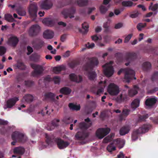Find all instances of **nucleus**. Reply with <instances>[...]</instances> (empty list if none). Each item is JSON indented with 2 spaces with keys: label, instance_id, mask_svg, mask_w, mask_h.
I'll return each instance as SVG.
<instances>
[{
  "label": "nucleus",
  "instance_id": "64",
  "mask_svg": "<svg viewBox=\"0 0 158 158\" xmlns=\"http://www.w3.org/2000/svg\"><path fill=\"white\" fill-rule=\"evenodd\" d=\"M70 55V52L69 51L66 52L64 55V57H67L69 56Z\"/></svg>",
  "mask_w": 158,
  "mask_h": 158
},
{
  "label": "nucleus",
  "instance_id": "31",
  "mask_svg": "<svg viewBox=\"0 0 158 158\" xmlns=\"http://www.w3.org/2000/svg\"><path fill=\"white\" fill-rule=\"evenodd\" d=\"M64 69V68L63 66H59L54 67L53 69V71L54 73H58Z\"/></svg>",
  "mask_w": 158,
  "mask_h": 158
},
{
  "label": "nucleus",
  "instance_id": "44",
  "mask_svg": "<svg viewBox=\"0 0 158 158\" xmlns=\"http://www.w3.org/2000/svg\"><path fill=\"white\" fill-rule=\"evenodd\" d=\"M95 45L94 43H88L87 44H85L86 48H93L95 47Z\"/></svg>",
  "mask_w": 158,
  "mask_h": 158
},
{
  "label": "nucleus",
  "instance_id": "4",
  "mask_svg": "<svg viewBox=\"0 0 158 158\" xmlns=\"http://www.w3.org/2000/svg\"><path fill=\"white\" fill-rule=\"evenodd\" d=\"M123 72L125 73L124 81L126 82H129L132 79V77L134 75V71L129 69H122L118 72V74L120 75Z\"/></svg>",
  "mask_w": 158,
  "mask_h": 158
},
{
  "label": "nucleus",
  "instance_id": "14",
  "mask_svg": "<svg viewBox=\"0 0 158 158\" xmlns=\"http://www.w3.org/2000/svg\"><path fill=\"white\" fill-rule=\"evenodd\" d=\"M54 35V33L52 31L49 30H45L43 33V36L46 39H51L52 38Z\"/></svg>",
  "mask_w": 158,
  "mask_h": 158
},
{
  "label": "nucleus",
  "instance_id": "58",
  "mask_svg": "<svg viewBox=\"0 0 158 158\" xmlns=\"http://www.w3.org/2000/svg\"><path fill=\"white\" fill-rule=\"evenodd\" d=\"M102 30V28L101 27L97 26L96 27L95 29V31L97 32H100Z\"/></svg>",
  "mask_w": 158,
  "mask_h": 158
},
{
  "label": "nucleus",
  "instance_id": "41",
  "mask_svg": "<svg viewBox=\"0 0 158 158\" xmlns=\"http://www.w3.org/2000/svg\"><path fill=\"white\" fill-rule=\"evenodd\" d=\"M101 83L103 84V86L102 87L101 89H99L97 91V94L98 95L99 94L101 93L103 91L104 88L105 87V84L106 83V81H105L104 82H100L99 83V85H100Z\"/></svg>",
  "mask_w": 158,
  "mask_h": 158
},
{
  "label": "nucleus",
  "instance_id": "2",
  "mask_svg": "<svg viewBox=\"0 0 158 158\" xmlns=\"http://www.w3.org/2000/svg\"><path fill=\"white\" fill-rule=\"evenodd\" d=\"M98 64V59L96 58H93L90 60V64H87L84 67V69L85 71L84 73L91 80H94L96 78V74L95 72L92 71V69L94 67L97 66Z\"/></svg>",
  "mask_w": 158,
  "mask_h": 158
},
{
  "label": "nucleus",
  "instance_id": "56",
  "mask_svg": "<svg viewBox=\"0 0 158 158\" xmlns=\"http://www.w3.org/2000/svg\"><path fill=\"white\" fill-rule=\"evenodd\" d=\"M122 11V10L119 9H116L114 10V13L116 15H119Z\"/></svg>",
  "mask_w": 158,
  "mask_h": 158
},
{
  "label": "nucleus",
  "instance_id": "46",
  "mask_svg": "<svg viewBox=\"0 0 158 158\" xmlns=\"http://www.w3.org/2000/svg\"><path fill=\"white\" fill-rule=\"evenodd\" d=\"M53 81L55 84H58L60 81V79L58 77H55L53 79Z\"/></svg>",
  "mask_w": 158,
  "mask_h": 158
},
{
  "label": "nucleus",
  "instance_id": "18",
  "mask_svg": "<svg viewBox=\"0 0 158 158\" xmlns=\"http://www.w3.org/2000/svg\"><path fill=\"white\" fill-rule=\"evenodd\" d=\"M40 28L38 25H33L31 27L29 30V33L31 35H33L38 32Z\"/></svg>",
  "mask_w": 158,
  "mask_h": 158
},
{
  "label": "nucleus",
  "instance_id": "23",
  "mask_svg": "<svg viewBox=\"0 0 158 158\" xmlns=\"http://www.w3.org/2000/svg\"><path fill=\"white\" fill-rule=\"evenodd\" d=\"M139 88L137 86L134 87L133 89L130 90L128 91V94L130 97H133L137 93Z\"/></svg>",
  "mask_w": 158,
  "mask_h": 158
},
{
  "label": "nucleus",
  "instance_id": "39",
  "mask_svg": "<svg viewBox=\"0 0 158 158\" xmlns=\"http://www.w3.org/2000/svg\"><path fill=\"white\" fill-rule=\"evenodd\" d=\"M15 66L18 68L21 69H23L25 68L24 64L21 62H18Z\"/></svg>",
  "mask_w": 158,
  "mask_h": 158
},
{
  "label": "nucleus",
  "instance_id": "28",
  "mask_svg": "<svg viewBox=\"0 0 158 158\" xmlns=\"http://www.w3.org/2000/svg\"><path fill=\"white\" fill-rule=\"evenodd\" d=\"M108 7L106 6L105 5L102 4L99 7V10L102 14H104L107 11Z\"/></svg>",
  "mask_w": 158,
  "mask_h": 158
},
{
  "label": "nucleus",
  "instance_id": "63",
  "mask_svg": "<svg viewBox=\"0 0 158 158\" xmlns=\"http://www.w3.org/2000/svg\"><path fill=\"white\" fill-rule=\"evenodd\" d=\"M66 38V35H62L61 37V40L64 42Z\"/></svg>",
  "mask_w": 158,
  "mask_h": 158
},
{
  "label": "nucleus",
  "instance_id": "60",
  "mask_svg": "<svg viewBox=\"0 0 158 158\" xmlns=\"http://www.w3.org/2000/svg\"><path fill=\"white\" fill-rule=\"evenodd\" d=\"M124 155L122 152H120L119 154L118 155V158H122V157H124Z\"/></svg>",
  "mask_w": 158,
  "mask_h": 158
},
{
  "label": "nucleus",
  "instance_id": "30",
  "mask_svg": "<svg viewBox=\"0 0 158 158\" xmlns=\"http://www.w3.org/2000/svg\"><path fill=\"white\" fill-rule=\"evenodd\" d=\"M71 91V90L68 87H64L62 88L60 90V92L65 94H69Z\"/></svg>",
  "mask_w": 158,
  "mask_h": 158
},
{
  "label": "nucleus",
  "instance_id": "45",
  "mask_svg": "<svg viewBox=\"0 0 158 158\" xmlns=\"http://www.w3.org/2000/svg\"><path fill=\"white\" fill-rule=\"evenodd\" d=\"M6 51V48L2 46H0V55H2L4 54Z\"/></svg>",
  "mask_w": 158,
  "mask_h": 158
},
{
  "label": "nucleus",
  "instance_id": "34",
  "mask_svg": "<svg viewBox=\"0 0 158 158\" xmlns=\"http://www.w3.org/2000/svg\"><path fill=\"white\" fill-rule=\"evenodd\" d=\"M151 67V64L149 62H145L143 63L142 64L143 69L145 70H148Z\"/></svg>",
  "mask_w": 158,
  "mask_h": 158
},
{
  "label": "nucleus",
  "instance_id": "27",
  "mask_svg": "<svg viewBox=\"0 0 158 158\" xmlns=\"http://www.w3.org/2000/svg\"><path fill=\"white\" fill-rule=\"evenodd\" d=\"M75 2L79 6H82L87 5L88 1V0H76Z\"/></svg>",
  "mask_w": 158,
  "mask_h": 158
},
{
  "label": "nucleus",
  "instance_id": "9",
  "mask_svg": "<svg viewBox=\"0 0 158 158\" xmlns=\"http://www.w3.org/2000/svg\"><path fill=\"white\" fill-rule=\"evenodd\" d=\"M31 67L34 69L33 73V75L36 76L40 74L42 71L43 69L41 65H36L35 64H31Z\"/></svg>",
  "mask_w": 158,
  "mask_h": 158
},
{
  "label": "nucleus",
  "instance_id": "3",
  "mask_svg": "<svg viewBox=\"0 0 158 158\" xmlns=\"http://www.w3.org/2000/svg\"><path fill=\"white\" fill-rule=\"evenodd\" d=\"M125 141L123 139H114L107 147V150L110 152H111L116 149V146L119 149L122 148L125 144Z\"/></svg>",
  "mask_w": 158,
  "mask_h": 158
},
{
  "label": "nucleus",
  "instance_id": "1",
  "mask_svg": "<svg viewBox=\"0 0 158 158\" xmlns=\"http://www.w3.org/2000/svg\"><path fill=\"white\" fill-rule=\"evenodd\" d=\"M85 123H81L79 124V131L75 135L77 139L82 140L88 136V133L85 130L91 126L92 123L88 118L85 119Z\"/></svg>",
  "mask_w": 158,
  "mask_h": 158
},
{
  "label": "nucleus",
  "instance_id": "43",
  "mask_svg": "<svg viewBox=\"0 0 158 158\" xmlns=\"http://www.w3.org/2000/svg\"><path fill=\"white\" fill-rule=\"evenodd\" d=\"M132 36V34H129L125 38L124 42L125 43H127L128 42L131 38Z\"/></svg>",
  "mask_w": 158,
  "mask_h": 158
},
{
  "label": "nucleus",
  "instance_id": "51",
  "mask_svg": "<svg viewBox=\"0 0 158 158\" xmlns=\"http://www.w3.org/2000/svg\"><path fill=\"white\" fill-rule=\"evenodd\" d=\"M59 121V119H56L53 120V122L52 123V126L54 127H56L58 125V124L57 123H58Z\"/></svg>",
  "mask_w": 158,
  "mask_h": 158
},
{
  "label": "nucleus",
  "instance_id": "10",
  "mask_svg": "<svg viewBox=\"0 0 158 158\" xmlns=\"http://www.w3.org/2000/svg\"><path fill=\"white\" fill-rule=\"evenodd\" d=\"M56 143L58 148L60 149H63L67 147L69 143L67 141H64L63 140L58 139L56 140Z\"/></svg>",
  "mask_w": 158,
  "mask_h": 158
},
{
  "label": "nucleus",
  "instance_id": "11",
  "mask_svg": "<svg viewBox=\"0 0 158 158\" xmlns=\"http://www.w3.org/2000/svg\"><path fill=\"white\" fill-rule=\"evenodd\" d=\"M18 38L15 36L11 35L9 38L8 44L10 46L15 47L18 42Z\"/></svg>",
  "mask_w": 158,
  "mask_h": 158
},
{
  "label": "nucleus",
  "instance_id": "22",
  "mask_svg": "<svg viewBox=\"0 0 158 158\" xmlns=\"http://www.w3.org/2000/svg\"><path fill=\"white\" fill-rule=\"evenodd\" d=\"M52 4L49 2L48 1L46 0V2L42 3L41 5V7L44 9H49L52 6Z\"/></svg>",
  "mask_w": 158,
  "mask_h": 158
},
{
  "label": "nucleus",
  "instance_id": "25",
  "mask_svg": "<svg viewBox=\"0 0 158 158\" xmlns=\"http://www.w3.org/2000/svg\"><path fill=\"white\" fill-rule=\"evenodd\" d=\"M43 23L45 25L49 26H52L54 24V22L50 18H46L42 21Z\"/></svg>",
  "mask_w": 158,
  "mask_h": 158
},
{
  "label": "nucleus",
  "instance_id": "16",
  "mask_svg": "<svg viewBox=\"0 0 158 158\" xmlns=\"http://www.w3.org/2000/svg\"><path fill=\"white\" fill-rule=\"evenodd\" d=\"M157 101V99L156 97L149 98L146 100L145 101V105L147 108H150L153 106Z\"/></svg>",
  "mask_w": 158,
  "mask_h": 158
},
{
  "label": "nucleus",
  "instance_id": "7",
  "mask_svg": "<svg viewBox=\"0 0 158 158\" xmlns=\"http://www.w3.org/2000/svg\"><path fill=\"white\" fill-rule=\"evenodd\" d=\"M110 130L108 128H99L96 131V135L98 138L102 139L110 132Z\"/></svg>",
  "mask_w": 158,
  "mask_h": 158
},
{
  "label": "nucleus",
  "instance_id": "40",
  "mask_svg": "<svg viewBox=\"0 0 158 158\" xmlns=\"http://www.w3.org/2000/svg\"><path fill=\"white\" fill-rule=\"evenodd\" d=\"M151 5L149 7V9L152 10L154 11L158 9V4H156L152 5V3H151Z\"/></svg>",
  "mask_w": 158,
  "mask_h": 158
},
{
  "label": "nucleus",
  "instance_id": "8",
  "mask_svg": "<svg viewBox=\"0 0 158 158\" xmlns=\"http://www.w3.org/2000/svg\"><path fill=\"white\" fill-rule=\"evenodd\" d=\"M12 138L13 140H17L24 142L27 139V137L18 131H15L13 133L12 135Z\"/></svg>",
  "mask_w": 158,
  "mask_h": 158
},
{
  "label": "nucleus",
  "instance_id": "13",
  "mask_svg": "<svg viewBox=\"0 0 158 158\" xmlns=\"http://www.w3.org/2000/svg\"><path fill=\"white\" fill-rule=\"evenodd\" d=\"M69 78L71 80L77 83L81 82L82 81L81 76L78 75L77 76L73 73H72L69 75Z\"/></svg>",
  "mask_w": 158,
  "mask_h": 158
},
{
  "label": "nucleus",
  "instance_id": "17",
  "mask_svg": "<svg viewBox=\"0 0 158 158\" xmlns=\"http://www.w3.org/2000/svg\"><path fill=\"white\" fill-rule=\"evenodd\" d=\"M128 97L124 93H122L116 99V100L118 102H120L125 101L128 99Z\"/></svg>",
  "mask_w": 158,
  "mask_h": 158
},
{
  "label": "nucleus",
  "instance_id": "36",
  "mask_svg": "<svg viewBox=\"0 0 158 158\" xmlns=\"http://www.w3.org/2000/svg\"><path fill=\"white\" fill-rule=\"evenodd\" d=\"M146 26V23H138L137 25V28L139 31H141L142 29Z\"/></svg>",
  "mask_w": 158,
  "mask_h": 158
},
{
  "label": "nucleus",
  "instance_id": "61",
  "mask_svg": "<svg viewBox=\"0 0 158 158\" xmlns=\"http://www.w3.org/2000/svg\"><path fill=\"white\" fill-rule=\"evenodd\" d=\"M96 9V8L94 7H92L89 8L88 10L89 13H90L93 11L94 10Z\"/></svg>",
  "mask_w": 158,
  "mask_h": 158
},
{
  "label": "nucleus",
  "instance_id": "35",
  "mask_svg": "<svg viewBox=\"0 0 158 158\" xmlns=\"http://www.w3.org/2000/svg\"><path fill=\"white\" fill-rule=\"evenodd\" d=\"M5 19L9 22H13L14 21L12 16L10 14L5 15Z\"/></svg>",
  "mask_w": 158,
  "mask_h": 158
},
{
  "label": "nucleus",
  "instance_id": "6",
  "mask_svg": "<svg viewBox=\"0 0 158 158\" xmlns=\"http://www.w3.org/2000/svg\"><path fill=\"white\" fill-rule=\"evenodd\" d=\"M107 91L112 96H116L120 91L118 86L114 83H110L108 85Z\"/></svg>",
  "mask_w": 158,
  "mask_h": 158
},
{
  "label": "nucleus",
  "instance_id": "37",
  "mask_svg": "<svg viewBox=\"0 0 158 158\" xmlns=\"http://www.w3.org/2000/svg\"><path fill=\"white\" fill-rule=\"evenodd\" d=\"M93 40L96 42L102 40V38L101 35L97 36V35H94L91 37Z\"/></svg>",
  "mask_w": 158,
  "mask_h": 158
},
{
  "label": "nucleus",
  "instance_id": "50",
  "mask_svg": "<svg viewBox=\"0 0 158 158\" xmlns=\"http://www.w3.org/2000/svg\"><path fill=\"white\" fill-rule=\"evenodd\" d=\"M130 110L126 109H124L123 110V115L127 116L130 113Z\"/></svg>",
  "mask_w": 158,
  "mask_h": 158
},
{
  "label": "nucleus",
  "instance_id": "38",
  "mask_svg": "<svg viewBox=\"0 0 158 158\" xmlns=\"http://www.w3.org/2000/svg\"><path fill=\"white\" fill-rule=\"evenodd\" d=\"M82 27L85 32H87L88 31L89 26L88 24L84 22L82 24Z\"/></svg>",
  "mask_w": 158,
  "mask_h": 158
},
{
  "label": "nucleus",
  "instance_id": "29",
  "mask_svg": "<svg viewBox=\"0 0 158 158\" xmlns=\"http://www.w3.org/2000/svg\"><path fill=\"white\" fill-rule=\"evenodd\" d=\"M69 106L70 109L73 110H79L80 108V106L79 105H77L73 103H70L69 104Z\"/></svg>",
  "mask_w": 158,
  "mask_h": 158
},
{
  "label": "nucleus",
  "instance_id": "47",
  "mask_svg": "<svg viewBox=\"0 0 158 158\" xmlns=\"http://www.w3.org/2000/svg\"><path fill=\"white\" fill-rule=\"evenodd\" d=\"M123 26V24L122 23H119L116 24L114 26V28L116 29H120Z\"/></svg>",
  "mask_w": 158,
  "mask_h": 158
},
{
  "label": "nucleus",
  "instance_id": "52",
  "mask_svg": "<svg viewBox=\"0 0 158 158\" xmlns=\"http://www.w3.org/2000/svg\"><path fill=\"white\" fill-rule=\"evenodd\" d=\"M136 131L132 135V139L133 141H135L138 139V137L136 135H135V134H137L136 133Z\"/></svg>",
  "mask_w": 158,
  "mask_h": 158
},
{
  "label": "nucleus",
  "instance_id": "59",
  "mask_svg": "<svg viewBox=\"0 0 158 158\" xmlns=\"http://www.w3.org/2000/svg\"><path fill=\"white\" fill-rule=\"evenodd\" d=\"M137 6L139 8H141L142 9L143 11H145L146 10L145 7L143 5H139Z\"/></svg>",
  "mask_w": 158,
  "mask_h": 158
},
{
  "label": "nucleus",
  "instance_id": "5",
  "mask_svg": "<svg viewBox=\"0 0 158 158\" xmlns=\"http://www.w3.org/2000/svg\"><path fill=\"white\" fill-rule=\"evenodd\" d=\"M113 62L110 61V62L106 63L103 66L104 74L107 77H110L114 73V70L112 66Z\"/></svg>",
  "mask_w": 158,
  "mask_h": 158
},
{
  "label": "nucleus",
  "instance_id": "21",
  "mask_svg": "<svg viewBox=\"0 0 158 158\" xmlns=\"http://www.w3.org/2000/svg\"><path fill=\"white\" fill-rule=\"evenodd\" d=\"M34 99V97L33 96L28 94L25 95L22 99V101L23 102H26L29 103L32 102Z\"/></svg>",
  "mask_w": 158,
  "mask_h": 158
},
{
  "label": "nucleus",
  "instance_id": "48",
  "mask_svg": "<svg viewBox=\"0 0 158 158\" xmlns=\"http://www.w3.org/2000/svg\"><path fill=\"white\" fill-rule=\"evenodd\" d=\"M139 14V13L137 11H136L131 15V17L132 18H135L138 16Z\"/></svg>",
  "mask_w": 158,
  "mask_h": 158
},
{
  "label": "nucleus",
  "instance_id": "32",
  "mask_svg": "<svg viewBox=\"0 0 158 158\" xmlns=\"http://www.w3.org/2000/svg\"><path fill=\"white\" fill-rule=\"evenodd\" d=\"M136 56V54L135 53H132L129 54L124 59L125 62L130 61L133 57H135Z\"/></svg>",
  "mask_w": 158,
  "mask_h": 158
},
{
  "label": "nucleus",
  "instance_id": "57",
  "mask_svg": "<svg viewBox=\"0 0 158 158\" xmlns=\"http://www.w3.org/2000/svg\"><path fill=\"white\" fill-rule=\"evenodd\" d=\"M8 123V121L0 119V125H6Z\"/></svg>",
  "mask_w": 158,
  "mask_h": 158
},
{
  "label": "nucleus",
  "instance_id": "62",
  "mask_svg": "<svg viewBox=\"0 0 158 158\" xmlns=\"http://www.w3.org/2000/svg\"><path fill=\"white\" fill-rule=\"evenodd\" d=\"M144 35L143 33H141L139 35V41H141L143 39V36Z\"/></svg>",
  "mask_w": 158,
  "mask_h": 158
},
{
  "label": "nucleus",
  "instance_id": "53",
  "mask_svg": "<svg viewBox=\"0 0 158 158\" xmlns=\"http://www.w3.org/2000/svg\"><path fill=\"white\" fill-rule=\"evenodd\" d=\"M45 135L46 138V142L48 145H49L50 143L51 142L50 138L47 134H46Z\"/></svg>",
  "mask_w": 158,
  "mask_h": 158
},
{
  "label": "nucleus",
  "instance_id": "24",
  "mask_svg": "<svg viewBox=\"0 0 158 158\" xmlns=\"http://www.w3.org/2000/svg\"><path fill=\"white\" fill-rule=\"evenodd\" d=\"M140 101L139 99H135L133 101L131 104V108L135 110L136 108L139 106Z\"/></svg>",
  "mask_w": 158,
  "mask_h": 158
},
{
  "label": "nucleus",
  "instance_id": "49",
  "mask_svg": "<svg viewBox=\"0 0 158 158\" xmlns=\"http://www.w3.org/2000/svg\"><path fill=\"white\" fill-rule=\"evenodd\" d=\"M103 27L105 29V31L107 32L109 30V26L107 22L105 23L103 25Z\"/></svg>",
  "mask_w": 158,
  "mask_h": 158
},
{
  "label": "nucleus",
  "instance_id": "54",
  "mask_svg": "<svg viewBox=\"0 0 158 158\" xmlns=\"http://www.w3.org/2000/svg\"><path fill=\"white\" fill-rule=\"evenodd\" d=\"M96 45L99 47H102L105 46V44L100 42H97L96 43Z\"/></svg>",
  "mask_w": 158,
  "mask_h": 158
},
{
  "label": "nucleus",
  "instance_id": "19",
  "mask_svg": "<svg viewBox=\"0 0 158 158\" xmlns=\"http://www.w3.org/2000/svg\"><path fill=\"white\" fill-rule=\"evenodd\" d=\"M19 100L18 98L10 99L7 101L6 105L8 108H11L15 105L16 101Z\"/></svg>",
  "mask_w": 158,
  "mask_h": 158
},
{
  "label": "nucleus",
  "instance_id": "33",
  "mask_svg": "<svg viewBox=\"0 0 158 158\" xmlns=\"http://www.w3.org/2000/svg\"><path fill=\"white\" fill-rule=\"evenodd\" d=\"M122 4L124 6H132L136 5L134 3L131 1H123L122 2Z\"/></svg>",
  "mask_w": 158,
  "mask_h": 158
},
{
  "label": "nucleus",
  "instance_id": "12",
  "mask_svg": "<svg viewBox=\"0 0 158 158\" xmlns=\"http://www.w3.org/2000/svg\"><path fill=\"white\" fill-rule=\"evenodd\" d=\"M37 8L36 5H32L29 9V13L31 17L35 18L36 16Z\"/></svg>",
  "mask_w": 158,
  "mask_h": 158
},
{
  "label": "nucleus",
  "instance_id": "20",
  "mask_svg": "<svg viewBox=\"0 0 158 158\" xmlns=\"http://www.w3.org/2000/svg\"><path fill=\"white\" fill-rule=\"evenodd\" d=\"M130 130V127L129 126H124L122 127L119 131L120 134L121 135H124L127 134Z\"/></svg>",
  "mask_w": 158,
  "mask_h": 158
},
{
  "label": "nucleus",
  "instance_id": "42",
  "mask_svg": "<svg viewBox=\"0 0 158 158\" xmlns=\"http://www.w3.org/2000/svg\"><path fill=\"white\" fill-rule=\"evenodd\" d=\"M18 13L20 15L24 16L26 14L25 11L23 9L20 8L17 11Z\"/></svg>",
  "mask_w": 158,
  "mask_h": 158
},
{
  "label": "nucleus",
  "instance_id": "15",
  "mask_svg": "<svg viewBox=\"0 0 158 158\" xmlns=\"http://www.w3.org/2000/svg\"><path fill=\"white\" fill-rule=\"evenodd\" d=\"M150 127L151 126L149 125H143L136 131V133L138 134L144 133L148 131Z\"/></svg>",
  "mask_w": 158,
  "mask_h": 158
},
{
  "label": "nucleus",
  "instance_id": "26",
  "mask_svg": "<svg viewBox=\"0 0 158 158\" xmlns=\"http://www.w3.org/2000/svg\"><path fill=\"white\" fill-rule=\"evenodd\" d=\"M24 151V148L21 147L16 148L14 149V152L15 154L21 155L23 153Z\"/></svg>",
  "mask_w": 158,
  "mask_h": 158
},
{
  "label": "nucleus",
  "instance_id": "55",
  "mask_svg": "<svg viewBox=\"0 0 158 158\" xmlns=\"http://www.w3.org/2000/svg\"><path fill=\"white\" fill-rule=\"evenodd\" d=\"M27 50L28 51L27 53V55H29L33 52V50L32 48L30 46L27 47Z\"/></svg>",
  "mask_w": 158,
  "mask_h": 158
}]
</instances>
